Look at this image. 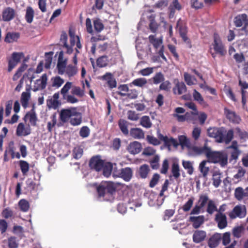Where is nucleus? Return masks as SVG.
Segmentation results:
<instances>
[{
	"instance_id": "1",
	"label": "nucleus",
	"mask_w": 248,
	"mask_h": 248,
	"mask_svg": "<svg viewBox=\"0 0 248 248\" xmlns=\"http://www.w3.org/2000/svg\"><path fill=\"white\" fill-rule=\"evenodd\" d=\"M116 187L112 182H102L97 187L96 191L99 197H102L106 201H111L114 199Z\"/></svg>"
},
{
	"instance_id": "2",
	"label": "nucleus",
	"mask_w": 248,
	"mask_h": 248,
	"mask_svg": "<svg viewBox=\"0 0 248 248\" xmlns=\"http://www.w3.org/2000/svg\"><path fill=\"white\" fill-rule=\"evenodd\" d=\"M206 157L211 162L218 163L223 167L227 164L228 156L226 153L222 152L212 151L210 148H208L206 153Z\"/></svg>"
},
{
	"instance_id": "3",
	"label": "nucleus",
	"mask_w": 248,
	"mask_h": 248,
	"mask_svg": "<svg viewBox=\"0 0 248 248\" xmlns=\"http://www.w3.org/2000/svg\"><path fill=\"white\" fill-rule=\"evenodd\" d=\"M176 28L178 29L180 35L184 42L186 44L188 48H191L192 45L190 39L187 36V27L181 19L177 21Z\"/></svg>"
},
{
	"instance_id": "4",
	"label": "nucleus",
	"mask_w": 248,
	"mask_h": 248,
	"mask_svg": "<svg viewBox=\"0 0 248 248\" xmlns=\"http://www.w3.org/2000/svg\"><path fill=\"white\" fill-rule=\"evenodd\" d=\"M212 46L215 52L220 57H223L226 54L227 51L225 46L219 36L217 35H215L214 36Z\"/></svg>"
},
{
	"instance_id": "5",
	"label": "nucleus",
	"mask_w": 248,
	"mask_h": 248,
	"mask_svg": "<svg viewBox=\"0 0 248 248\" xmlns=\"http://www.w3.org/2000/svg\"><path fill=\"white\" fill-rule=\"evenodd\" d=\"M149 42L152 44L155 49H157L160 46V48L158 52V55L165 61H167V58L164 55V47L162 44L161 39H156L155 35H150L149 36Z\"/></svg>"
},
{
	"instance_id": "6",
	"label": "nucleus",
	"mask_w": 248,
	"mask_h": 248,
	"mask_svg": "<svg viewBox=\"0 0 248 248\" xmlns=\"http://www.w3.org/2000/svg\"><path fill=\"white\" fill-rule=\"evenodd\" d=\"M104 166V161L99 155L93 156L90 159L89 167L91 170L98 172L103 169Z\"/></svg>"
},
{
	"instance_id": "7",
	"label": "nucleus",
	"mask_w": 248,
	"mask_h": 248,
	"mask_svg": "<svg viewBox=\"0 0 248 248\" xmlns=\"http://www.w3.org/2000/svg\"><path fill=\"white\" fill-rule=\"evenodd\" d=\"M208 136L214 138L219 143L223 142L224 132L222 128L210 127L207 129Z\"/></svg>"
},
{
	"instance_id": "8",
	"label": "nucleus",
	"mask_w": 248,
	"mask_h": 248,
	"mask_svg": "<svg viewBox=\"0 0 248 248\" xmlns=\"http://www.w3.org/2000/svg\"><path fill=\"white\" fill-rule=\"evenodd\" d=\"M76 108L71 107L68 108H63L61 109L60 113V120L62 124L67 123L70 121L73 115H75L74 111Z\"/></svg>"
},
{
	"instance_id": "9",
	"label": "nucleus",
	"mask_w": 248,
	"mask_h": 248,
	"mask_svg": "<svg viewBox=\"0 0 248 248\" xmlns=\"http://www.w3.org/2000/svg\"><path fill=\"white\" fill-rule=\"evenodd\" d=\"M47 81V76L46 74H43L39 79L36 80L35 81L33 91L36 92L44 90L46 88Z\"/></svg>"
},
{
	"instance_id": "10",
	"label": "nucleus",
	"mask_w": 248,
	"mask_h": 248,
	"mask_svg": "<svg viewBox=\"0 0 248 248\" xmlns=\"http://www.w3.org/2000/svg\"><path fill=\"white\" fill-rule=\"evenodd\" d=\"M116 175L125 181L128 182L132 177L133 171L130 168L126 167L118 171Z\"/></svg>"
},
{
	"instance_id": "11",
	"label": "nucleus",
	"mask_w": 248,
	"mask_h": 248,
	"mask_svg": "<svg viewBox=\"0 0 248 248\" xmlns=\"http://www.w3.org/2000/svg\"><path fill=\"white\" fill-rule=\"evenodd\" d=\"M208 147L207 144H204L203 147H198L193 146L188 148L190 154L192 155H206V153L208 150Z\"/></svg>"
},
{
	"instance_id": "12",
	"label": "nucleus",
	"mask_w": 248,
	"mask_h": 248,
	"mask_svg": "<svg viewBox=\"0 0 248 248\" xmlns=\"http://www.w3.org/2000/svg\"><path fill=\"white\" fill-rule=\"evenodd\" d=\"M101 79L106 81L108 87L110 89H113L117 87V81L112 74L109 72L106 73L102 76Z\"/></svg>"
},
{
	"instance_id": "13",
	"label": "nucleus",
	"mask_w": 248,
	"mask_h": 248,
	"mask_svg": "<svg viewBox=\"0 0 248 248\" xmlns=\"http://www.w3.org/2000/svg\"><path fill=\"white\" fill-rule=\"evenodd\" d=\"M246 215V210L245 208H242L240 206L237 205L234 207L232 212L230 213V218L233 219L236 217L243 218Z\"/></svg>"
},
{
	"instance_id": "14",
	"label": "nucleus",
	"mask_w": 248,
	"mask_h": 248,
	"mask_svg": "<svg viewBox=\"0 0 248 248\" xmlns=\"http://www.w3.org/2000/svg\"><path fill=\"white\" fill-rule=\"evenodd\" d=\"M24 120L25 122L29 120L31 125L33 126H36L38 119L34 108H32L26 114L24 117Z\"/></svg>"
},
{
	"instance_id": "15",
	"label": "nucleus",
	"mask_w": 248,
	"mask_h": 248,
	"mask_svg": "<svg viewBox=\"0 0 248 248\" xmlns=\"http://www.w3.org/2000/svg\"><path fill=\"white\" fill-rule=\"evenodd\" d=\"M215 221L217 223L218 227L220 229L225 228L227 225L226 216L222 213H217L216 215Z\"/></svg>"
},
{
	"instance_id": "16",
	"label": "nucleus",
	"mask_w": 248,
	"mask_h": 248,
	"mask_svg": "<svg viewBox=\"0 0 248 248\" xmlns=\"http://www.w3.org/2000/svg\"><path fill=\"white\" fill-rule=\"evenodd\" d=\"M15 15V11L14 9L11 7H6L3 10L2 13V20L4 21H9L14 18Z\"/></svg>"
},
{
	"instance_id": "17",
	"label": "nucleus",
	"mask_w": 248,
	"mask_h": 248,
	"mask_svg": "<svg viewBox=\"0 0 248 248\" xmlns=\"http://www.w3.org/2000/svg\"><path fill=\"white\" fill-rule=\"evenodd\" d=\"M175 83V86L172 89L174 94L181 95L186 92V87L183 82H179L178 80H177V81Z\"/></svg>"
},
{
	"instance_id": "18",
	"label": "nucleus",
	"mask_w": 248,
	"mask_h": 248,
	"mask_svg": "<svg viewBox=\"0 0 248 248\" xmlns=\"http://www.w3.org/2000/svg\"><path fill=\"white\" fill-rule=\"evenodd\" d=\"M15 143L13 141H10L4 153V160L8 161L10 158L15 157Z\"/></svg>"
},
{
	"instance_id": "19",
	"label": "nucleus",
	"mask_w": 248,
	"mask_h": 248,
	"mask_svg": "<svg viewBox=\"0 0 248 248\" xmlns=\"http://www.w3.org/2000/svg\"><path fill=\"white\" fill-rule=\"evenodd\" d=\"M31 129L29 125L25 126V125L21 123H19L16 127V135L19 136H26L30 134Z\"/></svg>"
},
{
	"instance_id": "20",
	"label": "nucleus",
	"mask_w": 248,
	"mask_h": 248,
	"mask_svg": "<svg viewBox=\"0 0 248 248\" xmlns=\"http://www.w3.org/2000/svg\"><path fill=\"white\" fill-rule=\"evenodd\" d=\"M141 144L138 141L131 142L127 146V150L129 153L135 155L139 153L141 150Z\"/></svg>"
},
{
	"instance_id": "21",
	"label": "nucleus",
	"mask_w": 248,
	"mask_h": 248,
	"mask_svg": "<svg viewBox=\"0 0 248 248\" xmlns=\"http://www.w3.org/2000/svg\"><path fill=\"white\" fill-rule=\"evenodd\" d=\"M206 236V233L202 230H197L193 234V241L196 243H199L204 240Z\"/></svg>"
},
{
	"instance_id": "22",
	"label": "nucleus",
	"mask_w": 248,
	"mask_h": 248,
	"mask_svg": "<svg viewBox=\"0 0 248 248\" xmlns=\"http://www.w3.org/2000/svg\"><path fill=\"white\" fill-rule=\"evenodd\" d=\"M75 115H73L69 121L70 124L73 126H77L81 124L82 123L81 113L77 111V108L74 111Z\"/></svg>"
},
{
	"instance_id": "23",
	"label": "nucleus",
	"mask_w": 248,
	"mask_h": 248,
	"mask_svg": "<svg viewBox=\"0 0 248 248\" xmlns=\"http://www.w3.org/2000/svg\"><path fill=\"white\" fill-rule=\"evenodd\" d=\"M224 112L226 118L231 122L238 123L240 120V118L236 115L234 111H232L229 109L225 108Z\"/></svg>"
},
{
	"instance_id": "24",
	"label": "nucleus",
	"mask_w": 248,
	"mask_h": 248,
	"mask_svg": "<svg viewBox=\"0 0 248 248\" xmlns=\"http://www.w3.org/2000/svg\"><path fill=\"white\" fill-rule=\"evenodd\" d=\"M189 220L192 222L193 227L195 229H197L203 223L204 217L203 216H192L189 217Z\"/></svg>"
},
{
	"instance_id": "25",
	"label": "nucleus",
	"mask_w": 248,
	"mask_h": 248,
	"mask_svg": "<svg viewBox=\"0 0 248 248\" xmlns=\"http://www.w3.org/2000/svg\"><path fill=\"white\" fill-rule=\"evenodd\" d=\"M221 239L220 234H215L211 236L208 240V244L210 248H215L219 244V241Z\"/></svg>"
},
{
	"instance_id": "26",
	"label": "nucleus",
	"mask_w": 248,
	"mask_h": 248,
	"mask_svg": "<svg viewBox=\"0 0 248 248\" xmlns=\"http://www.w3.org/2000/svg\"><path fill=\"white\" fill-rule=\"evenodd\" d=\"M116 93L121 96L126 97L130 99H135L138 97V92L135 89H129L127 93H123L121 92H116Z\"/></svg>"
},
{
	"instance_id": "27",
	"label": "nucleus",
	"mask_w": 248,
	"mask_h": 248,
	"mask_svg": "<svg viewBox=\"0 0 248 248\" xmlns=\"http://www.w3.org/2000/svg\"><path fill=\"white\" fill-rule=\"evenodd\" d=\"M130 136L135 139H142L144 138V132L140 128H132L130 130Z\"/></svg>"
},
{
	"instance_id": "28",
	"label": "nucleus",
	"mask_w": 248,
	"mask_h": 248,
	"mask_svg": "<svg viewBox=\"0 0 248 248\" xmlns=\"http://www.w3.org/2000/svg\"><path fill=\"white\" fill-rule=\"evenodd\" d=\"M6 59L8 62L7 71L11 72L16 66V52H13L10 56H7Z\"/></svg>"
},
{
	"instance_id": "29",
	"label": "nucleus",
	"mask_w": 248,
	"mask_h": 248,
	"mask_svg": "<svg viewBox=\"0 0 248 248\" xmlns=\"http://www.w3.org/2000/svg\"><path fill=\"white\" fill-rule=\"evenodd\" d=\"M108 44L107 43H104L103 44H100L99 43H93L91 48V51L93 54H94L95 53L96 48L99 49L100 51H105L107 50L108 47Z\"/></svg>"
},
{
	"instance_id": "30",
	"label": "nucleus",
	"mask_w": 248,
	"mask_h": 248,
	"mask_svg": "<svg viewBox=\"0 0 248 248\" xmlns=\"http://www.w3.org/2000/svg\"><path fill=\"white\" fill-rule=\"evenodd\" d=\"M67 35L65 32H63L60 37V42L63 45L64 47L66 48V53L71 54L73 52V48L69 46L67 44Z\"/></svg>"
},
{
	"instance_id": "31",
	"label": "nucleus",
	"mask_w": 248,
	"mask_h": 248,
	"mask_svg": "<svg viewBox=\"0 0 248 248\" xmlns=\"http://www.w3.org/2000/svg\"><path fill=\"white\" fill-rule=\"evenodd\" d=\"M128 123L124 119H120L118 122L119 127L123 134L124 135H127L129 133L128 129Z\"/></svg>"
},
{
	"instance_id": "32",
	"label": "nucleus",
	"mask_w": 248,
	"mask_h": 248,
	"mask_svg": "<svg viewBox=\"0 0 248 248\" xmlns=\"http://www.w3.org/2000/svg\"><path fill=\"white\" fill-rule=\"evenodd\" d=\"M171 172L172 176L175 179L177 180L180 176V170L179 164L177 162H174L172 164Z\"/></svg>"
},
{
	"instance_id": "33",
	"label": "nucleus",
	"mask_w": 248,
	"mask_h": 248,
	"mask_svg": "<svg viewBox=\"0 0 248 248\" xmlns=\"http://www.w3.org/2000/svg\"><path fill=\"white\" fill-rule=\"evenodd\" d=\"M30 59V56L28 55L26 56V58L23 60L21 66L18 68L16 71V77H19L20 76L22 73L25 71V70L27 68L28 65L26 64L28 62Z\"/></svg>"
},
{
	"instance_id": "34",
	"label": "nucleus",
	"mask_w": 248,
	"mask_h": 248,
	"mask_svg": "<svg viewBox=\"0 0 248 248\" xmlns=\"http://www.w3.org/2000/svg\"><path fill=\"white\" fill-rule=\"evenodd\" d=\"M34 16V12L31 6H28L26 8L25 19L28 23H31Z\"/></svg>"
},
{
	"instance_id": "35",
	"label": "nucleus",
	"mask_w": 248,
	"mask_h": 248,
	"mask_svg": "<svg viewBox=\"0 0 248 248\" xmlns=\"http://www.w3.org/2000/svg\"><path fill=\"white\" fill-rule=\"evenodd\" d=\"M147 83L146 78H138L134 79L132 82L129 83V86L131 87L132 85L142 88Z\"/></svg>"
},
{
	"instance_id": "36",
	"label": "nucleus",
	"mask_w": 248,
	"mask_h": 248,
	"mask_svg": "<svg viewBox=\"0 0 248 248\" xmlns=\"http://www.w3.org/2000/svg\"><path fill=\"white\" fill-rule=\"evenodd\" d=\"M246 170L244 169L241 167L239 168L237 173L233 176V177L232 179V181L233 182V183L236 184L240 182L244 176Z\"/></svg>"
},
{
	"instance_id": "37",
	"label": "nucleus",
	"mask_w": 248,
	"mask_h": 248,
	"mask_svg": "<svg viewBox=\"0 0 248 248\" xmlns=\"http://www.w3.org/2000/svg\"><path fill=\"white\" fill-rule=\"evenodd\" d=\"M31 97V94L29 92H23L21 94L20 102L22 107L26 108L29 103V101Z\"/></svg>"
},
{
	"instance_id": "38",
	"label": "nucleus",
	"mask_w": 248,
	"mask_h": 248,
	"mask_svg": "<svg viewBox=\"0 0 248 248\" xmlns=\"http://www.w3.org/2000/svg\"><path fill=\"white\" fill-rule=\"evenodd\" d=\"M18 165L23 175H27L29 170V164L25 160H20Z\"/></svg>"
},
{
	"instance_id": "39",
	"label": "nucleus",
	"mask_w": 248,
	"mask_h": 248,
	"mask_svg": "<svg viewBox=\"0 0 248 248\" xmlns=\"http://www.w3.org/2000/svg\"><path fill=\"white\" fill-rule=\"evenodd\" d=\"M193 97L194 100L198 102L200 104L204 106H207L206 103L204 101L201 94L196 90L193 91Z\"/></svg>"
},
{
	"instance_id": "40",
	"label": "nucleus",
	"mask_w": 248,
	"mask_h": 248,
	"mask_svg": "<svg viewBox=\"0 0 248 248\" xmlns=\"http://www.w3.org/2000/svg\"><path fill=\"white\" fill-rule=\"evenodd\" d=\"M83 149L81 146H77L73 150V156L76 159L80 158L83 155Z\"/></svg>"
},
{
	"instance_id": "41",
	"label": "nucleus",
	"mask_w": 248,
	"mask_h": 248,
	"mask_svg": "<svg viewBox=\"0 0 248 248\" xmlns=\"http://www.w3.org/2000/svg\"><path fill=\"white\" fill-rule=\"evenodd\" d=\"M150 80L153 81L154 84H158L162 82L165 80V78L164 75L159 72L156 73Z\"/></svg>"
},
{
	"instance_id": "42",
	"label": "nucleus",
	"mask_w": 248,
	"mask_h": 248,
	"mask_svg": "<svg viewBox=\"0 0 248 248\" xmlns=\"http://www.w3.org/2000/svg\"><path fill=\"white\" fill-rule=\"evenodd\" d=\"M179 144L182 147H186L187 148H190V142L189 140L185 135H180L178 137Z\"/></svg>"
},
{
	"instance_id": "43",
	"label": "nucleus",
	"mask_w": 248,
	"mask_h": 248,
	"mask_svg": "<svg viewBox=\"0 0 248 248\" xmlns=\"http://www.w3.org/2000/svg\"><path fill=\"white\" fill-rule=\"evenodd\" d=\"M93 23L94 30L97 32H100L103 30L104 28V25L101 19L99 18H96L93 20Z\"/></svg>"
},
{
	"instance_id": "44",
	"label": "nucleus",
	"mask_w": 248,
	"mask_h": 248,
	"mask_svg": "<svg viewBox=\"0 0 248 248\" xmlns=\"http://www.w3.org/2000/svg\"><path fill=\"white\" fill-rule=\"evenodd\" d=\"M150 169L147 165L144 164L141 166L139 169V175L142 178H146L148 174Z\"/></svg>"
},
{
	"instance_id": "45",
	"label": "nucleus",
	"mask_w": 248,
	"mask_h": 248,
	"mask_svg": "<svg viewBox=\"0 0 248 248\" xmlns=\"http://www.w3.org/2000/svg\"><path fill=\"white\" fill-rule=\"evenodd\" d=\"M217 211H218V209L215 202L212 200H210L207 203V212L210 215H212L214 212Z\"/></svg>"
},
{
	"instance_id": "46",
	"label": "nucleus",
	"mask_w": 248,
	"mask_h": 248,
	"mask_svg": "<svg viewBox=\"0 0 248 248\" xmlns=\"http://www.w3.org/2000/svg\"><path fill=\"white\" fill-rule=\"evenodd\" d=\"M206 163L207 161L206 160H203L200 163L199 165V170L204 178H206L209 171V167L205 166Z\"/></svg>"
},
{
	"instance_id": "47",
	"label": "nucleus",
	"mask_w": 248,
	"mask_h": 248,
	"mask_svg": "<svg viewBox=\"0 0 248 248\" xmlns=\"http://www.w3.org/2000/svg\"><path fill=\"white\" fill-rule=\"evenodd\" d=\"M182 165L184 168L187 170L188 174L191 175L194 170L192 163L190 161L182 160Z\"/></svg>"
},
{
	"instance_id": "48",
	"label": "nucleus",
	"mask_w": 248,
	"mask_h": 248,
	"mask_svg": "<svg viewBox=\"0 0 248 248\" xmlns=\"http://www.w3.org/2000/svg\"><path fill=\"white\" fill-rule=\"evenodd\" d=\"M66 63L67 60L66 59H65L64 61H58L57 68L58 69V72L59 74L62 75L64 74L66 68Z\"/></svg>"
},
{
	"instance_id": "49",
	"label": "nucleus",
	"mask_w": 248,
	"mask_h": 248,
	"mask_svg": "<svg viewBox=\"0 0 248 248\" xmlns=\"http://www.w3.org/2000/svg\"><path fill=\"white\" fill-rule=\"evenodd\" d=\"M221 173L219 171H215L213 174V185L216 187L219 186L221 183Z\"/></svg>"
},
{
	"instance_id": "50",
	"label": "nucleus",
	"mask_w": 248,
	"mask_h": 248,
	"mask_svg": "<svg viewBox=\"0 0 248 248\" xmlns=\"http://www.w3.org/2000/svg\"><path fill=\"white\" fill-rule=\"evenodd\" d=\"M247 16L246 14H244L241 15H239L235 18L234 23L236 27H240L243 24L244 21L246 20Z\"/></svg>"
},
{
	"instance_id": "51",
	"label": "nucleus",
	"mask_w": 248,
	"mask_h": 248,
	"mask_svg": "<svg viewBox=\"0 0 248 248\" xmlns=\"http://www.w3.org/2000/svg\"><path fill=\"white\" fill-rule=\"evenodd\" d=\"M108 57L107 56H102L99 57L96 60L97 66L99 67H104L108 65Z\"/></svg>"
},
{
	"instance_id": "52",
	"label": "nucleus",
	"mask_w": 248,
	"mask_h": 248,
	"mask_svg": "<svg viewBox=\"0 0 248 248\" xmlns=\"http://www.w3.org/2000/svg\"><path fill=\"white\" fill-rule=\"evenodd\" d=\"M18 206L20 209L23 212L28 211L30 207L29 202L25 199H22L18 202Z\"/></svg>"
},
{
	"instance_id": "53",
	"label": "nucleus",
	"mask_w": 248,
	"mask_h": 248,
	"mask_svg": "<svg viewBox=\"0 0 248 248\" xmlns=\"http://www.w3.org/2000/svg\"><path fill=\"white\" fill-rule=\"evenodd\" d=\"M140 123L143 127L147 128H150L152 124L149 117L147 116H143L141 118Z\"/></svg>"
},
{
	"instance_id": "54",
	"label": "nucleus",
	"mask_w": 248,
	"mask_h": 248,
	"mask_svg": "<svg viewBox=\"0 0 248 248\" xmlns=\"http://www.w3.org/2000/svg\"><path fill=\"white\" fill-rule=\"evenodd\" d=\"M171 88V84L169 80L163 81L159 85V90L169 92Z\"/></svg>"
},
{
	"instance_id": "55",
	"label": "nucleus",
	"mask_w": 248,
	"mask_h": 248,
	"mask_svg": "<svg viewBox=\"0 0 248 248\" xmlns=\"http://www.w3.org/2000/svg\"><path fill=\"white\" fill-rule=\"evenodd\" d=\"M235 196L237 199L240 200L242 199L245 196V189H243L241 187H238L235 189Z\"/></svg>"
},
{
	"instance_id": "56",
	"label": "nucleus",
	"mask_w": 248,
	"mask_h": 248,
	"mask_svg": "<svg viewBox=\"0 0 248 248\" xmlns=\"http://www.w3.org/2000/svg\"><path fill=\"white\" fill-rule=\"evenodd\" d=\"M184 77L186 82L188 85H193L194 84V81H196V79L187 73H184Z\"/></svg>"
},
{
	"instance_id": "57",
	"label": "nucleus",
	"mask_w": 248,
	"mask_h": 248,
	"mask_svg": "<svg viewBox=\"0 0 248 248\" xmlns=\"http://www.w3.org/2000/svg\"><path fill=\"white\" fill-rule=\"evenodd\" d=\"M52 87L59 88L64 83V80L60 77H56L52 78Z\"/></svg>"
},
{
	"instance_id": "58",
	"label": "nucleus",
	"mask_w": 248,
	"mask_h": 248,
	"mask_svg": "<svg viewBox=\"0 0 248 248\" xmlns=\"http://www.w3.org/2000/svg\"><path fill=\"white\" fill-rule=\"evenodd\" d=\"M66 74L69 77H72L76 74L77 72V68L75 66L72 65H68L65 70Z\"/></svg>"
},
{
	"instance_id": "59",
	"label": "nucleus",
	"mask_w": 248,
	"mask_h": 248,
	"mask_svg": "<svg viewBox=\"0 0 248 248\" xmlns=\"http://www.w3.org/2000/svg\"><path fill=\"white\" fill-rule=\"evenodd\" d=\"M159 157L158 155L155 156L150 161L151 168L154 170H157L159 168Z\"/></svg>"
},
{
	"instance_id": "60",
	"label": "nucleus",
	"mask_w": 248,
	"mask_h": 248,
	"mask_svg": "<svg viewBox=\"0 0 248 248\" xmlns=\"http://www.w3.org/2000/svg\"><path fill=\"white\" fill-rule=\"evenodd\" d=\"M146 140L149 144H152L154 146L159 145L161 144V142L156 138L153 136L147 135Z\"/></svg>"
},
{
	"instance_id": "61",
	"label": "nucleus",
	"mask_w": 248,
	"mask_h": 248,
	"mask_svg": "<svg viewBox=\"0 0 248 248\" xmlns=\"http://www.w3.org/2000/svg\"><path fill=\"white\" fill-rule=\"evenodd\" d=\"M209 198L206 194H202L199 197V199L197 202L198 204H200L201 206L203 207L209 201Z\"/></svg>"
},
{
	"instance_id": "62",
	"label": "nucleus",
	"mask_w": 248,
	"mask_h": 248,
	"mask_svg": "<svg viewBox=\"0 0 248 248\" xmlns=\"http://www.w3.org/2000/svg\"><path fill=\"white\" fill-rule=\"evenodd\" d=\"M47 106L49 108H53L54 109L57 108L60 103L58 100H55L52 98L47 99L46 101Z\"/></svg>"
},
{
	"instance_id": "63",
	"label": "nucleus",
	"mask_w": 248,
	"mask_h": 248,
	"mask_svg": "<svg viewBox=\"0 0 248 248\" xmlns=\"http://www.w3.org/2000/svg\"><path fill=\"white\" fill-rule=\"evenodd\" d=\"M71 93L79 97H82L84 95V91L78 86L73 87L71 90Z\"/></svg>"
},
{
	"instance_id": "64",
	"label": "nucleus",
	"mask_w": 248,
	"mask_h": 248,
	"mask_svg": "<svg viewBox=\"0 0 248 248\" xmlns=\"http://www.w3.org/2000/svg\"><path fill=\"white\" fill-rule=\"evenodd\" d=\"M72 82H67L64 86L62 88L61 90V93L62 95V97H64V96L67 94V93H68L69 90L72 87Z\"/></svg>"
}]
</instances>
